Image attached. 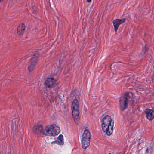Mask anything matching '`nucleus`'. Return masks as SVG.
Listing matches in <instances>:
<instances>
[{
  "instance_id": "14",
  "label": "nucleus",
  "mask_w": 154,
  "mask_h": 154,
  "mask_svg": "<svg viewBox=\"0 0 154 154\" xmlns=\"http://www.w3.org/2000/svg\"><path fill=\"white\" fill-rule=\"evenodd\" d=\"M79 103L77 99H74L72 105V109H79Z\"/></svg>"
},
{
  "instance_id": "13",
  "label": "nucleus",
  "mask_w": 154,
  "mask_h": 154,
  "mask_svg": "<svg viewBox=\"0 0 154 154\" xmlns=\"http://www.w3.org/2000/svg\"><path fill=\"white\" fill-rule=\"evenodd\" d=\"M82 145L84 149H86L89 145L90 140L81 139Z\"/></svg>"
},
{
  "instance_id": "4",
  "label": "nucleus",
  "mask_w": 154,
  "mask_h": 154,
  "mask_svg": "<svg viewBox=\"0 0 154 154\" xmlns=\"http://www.w3.org/2000/svg\"><path fill=\"white\" fill-rule=\"evenodd\" d=\"M125 19L123 18L122 19H117L113 20V23L115 32H117L119 25L125 22Z\"/></svg>"
},
{
  "instance_id": "2",
  "label": "nucleus",
  "mask_w": 154,
  "mask_h": 154,
  "mask_svg": "<svg viewBox=\"0 0 154 154\" xmlns=\"http://www.w3.org/2000/svg\"><path fill=\"white\" fill-rule=\"evenodd\" d=\"M60 128L55 125L48 126L43 131L42 133L45 135L54 136L57 135L60 132Z\"/></svg>"
},
{
  "instance_id": "15",
  "label": "nucleus",
  "mask_w": 154,
  "mask_h": 154,
  "mask_svg": "<svg viewBox=\"0 0 154 154\" xmlns=\"http://www.w3.org/2000/svg\"><path fill=\"white\" fill-rule=\"evenodd\" d=\"M148 50V48L146 46L144 47L143 48L142 51L140 53L141 56H143L147 53V51Z\"/></svg>"
},
{
  "instance_id": "1",
  "label": "nucleus",
  "mask_w": 154,
  "mask_h": 154,
  "mask_svg": "<svg viewBox=\"0 0 154 154\" xmlns=\"http://www.w3.org/2000/svg\"><path fill=\"white\" fill-rule=\"evenodd\" d=\"M101 126L103 131L108 136L110 135L113 132L114 121L109 115L104 116L101 120Z\"/></svg>"
},
{
  "instance_id": "12",
  "label": "nucleus",
  "mask_w": 154,
  "mask_h": 154,
  "mask_svg": "<svg viewBox=\"0 0 154 154\" xmlns=\"http://www.w3.org/2000/svg\"><path fill=\"white\" fill-rule=\"evenodd\" d=\"M33 131L34 133L37 134L42 133L43 130L42 127L41 125H38L35 126L33 128Z\"/></svg>"
},
{
  "instance_id": "19",
  "label": "nucleus",
  "mask_w": 154,
  "mask_h": 154,
  "mask_svg": "<svg viewBox=\"0 0 154 154\" xmlns=\"http://www.w3.org/2000/svg\"><path fill=\"white\" fill-rule=\"evenodd\" d=\"M109 154H111V153H109Z\"/></svg>"
},
{
  "instance_id": "11",
  "label": "nucleus",
  "mask_w": 154,
  "mask_h": 154,
  "mask_svg": "<svg viewBox=\"0 0 154 154\" xmlns=\"http://www.w3.org/2000/svg\"><path fill=\"white\" fill-rule=\"evenodd\" d=\"M91 137L90 133L88 130H85L83 134L81 139L90 140Z\"/></svg>"
},
{
  "instance_id": "6",
  "label": "nucleus",
  "mask_w": 154,
  "mask_h": 154,
  "mask_svg": "<svg viewBox=\"0 0 154 154\" xmlns=\"http://www.w3.org/2000/svg\"><path fill=\"white\" fill-rule=\"evenodd\" d=\"M37 61V59L35 58L34 57L32 58L31 63L28 66V69L29 71L31 72L33 70Z\"/></svg>"
},
{
  "instance_id": "3",
  "label": "nucleus",
  "mask_w": 154,
  "mask_h": 154,
  "mask_svg": "<svg viewBox=\"0 0 154 154\" xmlns=\"http://www.w3.org/2000/svg\"><path fill=\"white\" fill-rule=\"evenodd\" d=\"M133 96V93L129 92L126 93L120 97L119 101V106L121 110H123L127 108L128 102L130 99Z\"/></svg>"
},
{
  "instance_id": "17",
  "label": "nucleus",
  "mask_w": 154,
  "mask_h": 154,
  "mask_svg": "<svg viewBox=\"0 0 154 154\" xmlns=\"http://www.w3.org/2000/svg\"><path fill=\"white\" fill-rule=\"evenodd\" d=\"M4 0H0V2H2Z\"/></svg>"
},
{
  "instance_id": "7",
  "label": "nucleus",
  "mask_w": 154,
  "mask_h": 154,
  "mask_svg": "<svg viewBox=\"0 0 154 154\" xmlns=\"http://www.w3.org/2000/svg\"><path fill=\"white\" fill-rule=\"evenodd\" d=\"M145 113L147 118L149 120H152L154 118V111L152 109H147L145 110Z\"/></svg>"
},
{
  "instance_id": "5",
  "label": "nucleus",
  "mask_w": 154,
  "mask_h": 154,
  "mask_svg": "<svg viewBox=\"0 0 154 154\" xmlns=\"http://www.w3.org/2000/svg\"><path fill=\"white\" fill-rule=\"evenodd\" d=\"M56 84V80L53 78H48L45 82V84L48 88L52 87Z\"/></svg>"
},
{
  "instance_id": "18",
  "label": "nucleus",
  "mask_w": 154,
  "mask_h": 154,
  "mask_svg": "<svg viewBox=\"0 0 154 154\" xmlns=\"http://www.w3.org/2000/svg\"><path fill=\"white\" fill-rule=\"evenodd\" d=\"M33 13L34 14H35L36 13V12H34V11H33Z\"/></svg>"
},
{
  "instance_id": "8",
  "label": "nucleus",
  "mask_w": 154,
  "mask_h": 154,
  "mask_svg": "<svg viewBox=\"0 0 154 154\" xmlns=\"http://www.w3.org/2000/svg\"><path fill=\"white\" fill-rule=\"evenodd\" d=\"M72 114L74 121L77 122L79 118V109H72Z\"/></svg>"
},
{
  "instance_id": "9",
  "label": "nucleus",
  "mask_w": 154,
  "mask_h": 154,
  "mask_svg": "<svg viewBox=\"0 0 154 154\" xmlns=\"http://www.w3.org/2000/svg\"><path fill=\"white\" fill-rule=\"evenodd\" d=\"M25 29V26L24 24H20L17 28V34L19 35H21L24 33Z\"/></svg>"
},
{
  "instance_id": "16",
  "label": "nucleus",
  "mask_w": 154,
  "mask_h": 154,
  "mask_svg": "<svg viewBox=\"0 0 154 154\" xmlns=\"http://www.w3.org/2000/svg\"><path fill=\"white\" fill-rule=\"evenodd\" d=\"M91 0H87V2H88L89 3L91 1Z\"/></svg>"
},
{
  "instance_id": "10",
  "label": "nucleus",
  "mask_w": 154,
  "mask_h": 154,
  "mask_svg": "<svg viewBox=\"0 0 154 154\" xmlns=\"http://www.w3.org/2000/svg\"><path fill=\"white\" fill-rule=\"evenodd\" d=\"M52 144L54 143H55L60 145H62L64 144V141L63 136L62 135H60L57 138V140L54 141H52L51 142Z\"/></svg>"
}]
</instances>
